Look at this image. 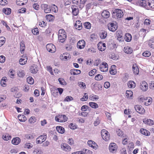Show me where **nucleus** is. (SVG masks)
I'll list each match as a JSON object with an SVG mask.
<instances>
[{
	"label": "nucleus",
	"instance_id": "f257e3e1",
	"mask_svg": "<svg viewBox=\"0 0 154 154\" xmlns=\"http://www.w3.org/2000/svg\"><path fill=\"white\" fill-rule=\"evenodd\" d=\"M124 15L122 11L120 9H116L113 12L112 14L113 17L119 19L122 17Z\"/></svg>",
	"mask_w": 154,
	"mask_h": 154
},
{
	"label": "nucleus",
	"instance_id": "f03ea898",
	"mask_svg": "<svg viewBox=\"0 0 154 154\" xmlns=\"http://www.w3.org/2000/svg\"><path fill=\"white\" fill-rule=\"evenodd\" d=\"M66 38V35L64 29H60L58 32V39L59 42L63 43L64 42Z\"/></svg>",
	"mask_w": 154,
	"mask_h": 154
},
{
	"label": "nucleus",
	"instance_id": "7ed1b4c3",
	"mask_svg": "<svg viewBox=\"0 0 154 154\" xmlns=\"http://www.w3.org/2000/svg\"><path fill=\"white\" fill-rule=\"evenodd\" d=\"M55 120L58 122H64L67 121L68 118L65 115L59 114L55 117Z\"/></svg>",
	"mask_w": 154,
	"mask_h": 154
},
{
	"label": "nucleus",
	"instance_id": "20e7f679",
	"mask_svg": "<svg viewBox=\"0 0 154 154\" xmlns=\"http://www.w3.org/2000/svg\"><path fill=\"white\" fill-rule=\"evenodd\" d=\"M47 137L46 134H43L38 137L36 139V143L37 144H40L44 142Z\"/></svg>",
	"mask_w": 154,
	"mask_h": 154
},
{
	"label": "nucleus",
	"instance_id": "39448f33",
	"mask_svg": "<svg viewBox=\"0 0 154 154\" xmlns=\"http://www.w3.org/2000/svg\"><path fill=\"white\" fill-rule=\"evenodd\" d=\"M77 6L75 5H73L72 6L71 8L72 10V14L73 15V19L74 21H75V22L74 24V26H77V20H76V18L74 17V16H76L77 15Z\"/></svg>",
	"mask_w": 154,
	"mask_h": 154
},
{
	"label": "nucleus",
	"instance_id": "423d86ee",
	"mask_svg": "<svg viewBox=\"0 0 154 154\" xmlns=\"http://www.w3.org/2000/svg\"><path fill=\"white\" fill-rule=\"evenodd\" d=\"M135 2L137 5L147 8L148 1L146 0H135Z\"/></svg>",
	"mask_w": 154,
	"mask_h": 154
},
{
	"label": "nucleus",
	"instance_id": "0eeeda50",
	"mask_svg": "<svg viewBox=\"0 0 154 154\" xmlns=\"http://www.w3.org/2000/svg\"><path fill=\"white\" fill-rule=\"evenodd\" d=\"M47 50L51 53H54L56 51V48L54 45L52 44H48L46 46Z\"/></svg>",
	"mask_w": 154,
	"mask_h": 154
},
{
	"label": "nucleus",
	"instance_id": "6e6552de",
	"mask_svg": "<svg viewBox=\"0 0 154 154\" xmlns=\"http://www.w3.org/2000/svg\"><path fill=\"white\" fill-rule=\"evenodd\" d=\"M101 134L103 140L108 141L109 138V134L108 132L104 130H103L101 131Z\"/></svg>",
	"mask_w": 154,
	"mask_h": 154
},
{
	"label": "nucleus",
	"instance_id": "1a4fd4ad",
	"mask_svg": "<svg viewBox=\"0 0 154 154\" xmlns=\"http://www.w3.org/2000/svg\"><path fill=\"white\" fill-rule=\"evenodd\" d=\"M71 58L70 54L68 53H65L61 54L60 56V59L62 60L66 61L69 60Z\"/></svg>",
	"mask_w": 154,
	"mask_h": 154
},
{
	"label": "nucleus",
	"instance_id": "9d476101",
	"mask_svg": "<svg viewBox=\"0 0 154 154\" xmlns=\"http://www.w3.org/2000/svg\"><path fill=\"white\" fill-rule=\"evenodd\" d=\"M108 28L110 31L114 32L117 29L118 26L116 23H111L108 25Z\"/></svg>",
	"mask_w": 154,
	"mask_h": 154
},
{
	"label": "nucleus",
	"instance_id": "9b49d317",
	"mask_svg": "<svg viewBox=\"0 0 154 154\" xmlns=\"http://www.w3.org/2000/svg\"><path fill=\"white\" fill-rule=\"evenodd\" d=\"M108 64L105 62H103L99 66V69L101 72H106L108 70Z\"/></svg>",
	"mask_w": 154,
	"mask_h": 154
},
{
	"label": "nucleus",
	"instance_id": "f8f14e48",
	"mask_svg": "<svg viewBox=\"0 0 154 154\" xmlns=\"http://www.w3.org/2000/svg\"><path fill=\"white\" fill-rule=\"evenodd\" d=\"M117 146L114 143H111L109 146V150L112 153L115 152L117 150Z\"/></svg>",
	"mask_w": 154,
	"mask_h": 154
},
{
	"label": "nucleus",
	"instance_id": "ddd939ff",
	"mask_svg": "<svg viewBox=\"0 0 154 154\" xmlns=\"http://www.w3.org/2000/svg\"><path fill=\"white\" fill-rule=\"evenodd\" d=\"M134 108L136 111L139 114H143L145 112V110L142 106L136 105Z\"/></svg>",
	"mask_w": 154,
	"mask_h": 154
},
{
	"label": "nucleus",
	"instance_id": "4468645a",
	"mask_svg": "<svg viewBox=\"0 0 154 154\" xmlns=\"http://www.w3.org/2000/svg\"><path fill=\"white\" fill-rule=\"evenodd\" d=\"M87 143L88 145L89 146L95 149H97L98 147L97 144L92 140H88Z\"/></svg>",
	"mask_w": 154,
	"mask_h": 154
},
{
	"label": "nucleus",
	"instance_id": "2eb2a0df",
	"mask_svg": "<svg viewBox=\"0 0 154 154\" xmlns=\"http://www.w3.org/2000/svg\"><path fill=\"white\" fill-rule=\"evenodd\" d=\"M148 88V85L146 82L143 81L141 83L140 88L142 91H147Z\"/></svg>",
	"mask_w": 154,
	"mask_h": 154
},
{
	"label": "nucleus",
	"instance_id": "dca6fc26",
	"mask_svg": "<svg viewBox=\"0 0 154 154\" xmlns=\"http://www.w3.org/2000/svg\"><path fill=\"white\" fill-rule=\"evenodd\" d=\"M27 60V57L26 55H23L22 57L19 60L20 64L21 65H24L26 64Z\"/></svg>",
	"mask_w": 154,
	"mask_h": 154
},
{
	"label": "nucleus",
	"instance_id": "f3484780",
	"mask_svg": "<svg viewBox=\"0 0 154 154\" xmlns=\"http://www.w3.org/2000/svg\"><path fill=\"white\" fill-rule=\"evenodd\" d=\"M61 149L66 151H69L71 150V147L66 143H63L61 145Z\"/></svg>",
	"mask_w": 154,
	"mask_h": 154
},
{
	"label": "nucleus",
	"instance_id": "a211bd4d",
	"mask_svg": "<svg viewBox=\"0 0 154 154\" xmlns=\"http://www.w3.org/2000/svg\"><path fill=\"white\" fill-rule=\"evenodd\" d=\"M30 71L32 73L35 74L38 71V66L35 64H33L30 68Z\"/></svg>",
	"mask_w": 154,
	"mask_h": 154
},
{
	"label": "nucleus",
	"instance_id": "6ab92c4d",
	"mask_svg": "<svg viewBox=\"0 0 154 154\" xmlns=\"http://www.w3.org/2000/svg\"><path fill=\"white\" fill-rule=\"evenodd\" d=\"M85 42L84 40H79L78 42V48L81 49H83L85 46Z\"/></svg>",
	"mask_w": 154,
	"mask_h": 154
},
{
	"label": "nucleus",
	"instance_id": "aec40b11",
	"mask_svg": "<svg viewBox=\"0 0 154 154\" xmlns=\"http://www.w3.org/2000/svg\"><path fill=\"white\" fill-rule=\"evenodd\" d=\"M41 7L44 9L45 13H48L51 12V9L47 5L45 4H42L41 5Z\"/></svg>",
	"mask_w": 154,
	"mask_h": 154
},
{
	"label": "nucleus",
	"instance_id": "412c9836",
	"mask_svg": "<svg viewBox=\"0 0 154 154\" xmlns=\"http://www.w3.org/2000/svg\"><path fill=\"white\" fill-rule=\"evenodd\" d=\"M97 48L100 51H104L106 48V44L105 43L99 42L98 44Z\"/></svg>",
	"mask_w": 154,
	"mask_h": 154
},
{
	"label": "nucleus",
	"instance_id": "4be33fe9",
	"mask_svg": "<svg viewBox=\"0 0 154 154\" xmlns=\"http://www.w3.org/2000/svg\"><path fill=\"white\" fill-rule=\"evenodd\" d=\"M20 142L21 140L19 137H14L11 140L12 143L15 145H18L20 143Z\"/></svg>",
	"mask_w": 154,
	"mask_h": 154
},
{
	"label": "nucleus",
	"instance_id": "5701e85b",
	"mask_svg": "<svg viewBox=\"0 0 154 154\" xmlns=\"http://www.w3.org/2000/svg\"><path fill=\"white\" fill-rule=\"evenodd\" d=\"M11 136L8 133L4 134L2 136L3 139L6 141L10 140L11 139Z\"/></svg>",
	"mask_w": 154,
	"mask_h": 154
},
{
	"label": "nucleus",
	"instance_id": "b1692460",
	"mask_svg": "<svg viewBox=\"0 0 154 154\" xmlns=\"http://www.w3.org/2000/svg\"><path fill=\"white\" fill-rule=\"evenodd\" d=\"M8 75L11 78L13 79L14 78L15 72V71L13 69H10L8 73Z\"/></svg>",
	"mask_w": 154,
	"mask_h": 154
},
{
	"label": "nucleus",
	"instance_id": "393cba45",
	"mask_svg": "<svg viewBox=\"0 0 154 154\" xmlns=\"http://www.w3.org/2000/svg\"><path fill=\"white\" fill-rule=\"evenodd\" d=\"M101 15L102 17L103 18H107L109 17L110 14L108 11L106 10H105L102 12Z\"/></svg>",
	"mask_w": 154,
	"mask_h": 154
},
{
	"label": "nucleus",
	"instance_id": "a878e982",
	"mask_svg": "<svg viewBox=\"0 0 154 154\" xmlns=\"http://www.w3.org/2000/svg\"><path fill=\"white\" fill-rule=\"evenodd\" d=\"M25 73L24 70L20 69L17 72V76L20 78H23L25 75Z\"/></svg>",
	"mask_w": 154,
	"mask_h": 154
},
{
	"label": "nucleus",
	"instance_id": "bb28decb",
	"mask_svg": "<svg viewBox=\"0 0 154 154\" xmlns=\"http://www.w3.org/2000/svg\"><path fill=\"white\" fill-rule=\"evenodd\" d=\"M56 129L57 131L60 134H63L65 133V130L64 128L61 126H57Z\"/></svg>",
	"mask_w": 154,
	"mask_h": 154
},
{
	"label": "nucleus",
	"instance_id": "cd10ccee",
	"mask_svg": "<svg viewBox=\"0 0 154 154\" xmlns=\"http://www.w3.org/2000/svg\"><path fill=\"white\" fill-rule=\"evenodd\" d=\"M143 122L146 124L151 125H154V121L150 119H145Z\"/></svg>",
	"mask_w": 154,
	"mask_h": 154
},
{
	"label": "nucleus",
	"instance_id": "c85d7f7f",
	"mask_svg": "<svg viewBox=\"0 0 154 154\" xmlns=\"http://www.w3.org/2000/svg\"><path fill=\"white\" fill-rule=\"evenodd\" d=\"M133 73L135 75H137L139 73V69L136 64L133 65L132 66Z\"/></svg>",
	"mask_w": 154,
	"mask_h": 154
},
{
	"label": "nucleus",
	"instance_id": "c756f323",
	"mask_svg": "<svg viewBox=\"0 0 154 154\" xmlns=\"http://www.w3.org/2000/svg\"><path fill=\"white\" fill-rule=\"evenodd\" d=\"M116 66L115 65H112L111 66V68H110V73L111 74L114 75L116 74Z\"/></svg>",
	"mask_w": 154,
	"mask_h": 154
},
{
	"label": "nucleus",
	"instance_id": "7c9ffc66",
	"mask_svg": "<svg viewBox=\"0 0 154 154\" xmlns=\"http://www.w3.org/2000/svg\"><path fill=\"white\" fill-rule=\"evenodd\" d=\"M28 0H17L16 3L19 5H22L26 4Z\"/></svg>",
	"mask_w": 154,
	"mask_h": 154
},
{
	"label": "nucleus",
	"instance_id": "2f4dec72",
	"mask_svg": "<svg viewBox=\"0 0 154 154\" xmlns=\"http://www.w3.org/2000/svg\"><path fill=\"white\" fill-rule=\"evenodd\" d=\"M124 51L127 54H131L133 51V50L128 46L125 47L124 50Z\"/></svg>",
	"mask_w": 154,
	"mask_h": 154
},
{
	"label": "nucleus",
	"instance_id": "473e14b6",
	"mask_svg": "<svg viewBox=\"0 0 154 154\" xmlns=\"http://www.w3.org/2000/svg\"><path fill=\"white\" fill-rule=\"evenodd\" d=\"M125 39L127 42H130L132 39L131 35L128 33H126L125 35Z\"/></svg>",
	"mask_w": 154,
	"mask_h": 154
},
{
	"label": "nucleus",
	"instance_id": "72a5a7b5",
	"mask_svg": "<svg viewBox=\"0 0 154 154\" xmlns=\"http://www.w3.org/2000/svg\"><path fill=\"white\" fill-rule=\"evenodd\" d=\"M18 118L19 121L21 122H24L26 120V118L24 115H20L18 116Z\"/></svg>",
	"mask_w": 154,
	"mask_h": 154
},
{
	"label": "nucleus",
	"instance_id": "f704fd0d",
	"mask_svg": "<svg viewBox=\"0 0 154 154\" xmlns=\"http://www.w3.org/2000/svg\"><path fill=\"white\" fill-rule=\"evenodd\" d=\"M99 36L101 38L104 39L106 37L107 32L105 31H101L100 32Z\"/></svg>",
	"mask_w": 154,
	"mask_h": 154
},
{
	"label": "nucleus",
	"instance_id": "c9c22d12",
	"mask_svg": "<svg viewBox=\"0 0 154 154\" xmlns=\"http://www.w3.org/2000/svg\"><path fill=\"white\" fill-rule=\"evenodd\" d=\"M35 136L34 134H26L25 135V138L28 140H32L35 137Z\"/></svg>",
	"mask_w": 154,
	"mask_h": 154
},
{
	"label": "nucleus",
	"instance_id": "e433bc0d",
	"mask_svg": "<svg viewBox=\"0 0 154 154\" xmlns=\"http://www.w3.org/2000/svg\"><path fill=\"white\" fill-rule=\"evenodd\" d=\"M25 45L24 42L22 41L20 43V51L21 54L24 53L25 50Z\"/></svg>",
	"mask_w": 154,
	"mask_h": 154
},
{
	"label": "nucleus",
	"instance_id": "4c0bfd02",
	"mask_svg": "<svg viewBox=\"0 0 154 154\" xmlns=\"http://www.w3.org/2000/svg\"><path fill=\"white\" fill-rule=\"evenodd\" d=\"M133 95L132 91L129 90H127L126 92V96L127 98L130 99Z\"/></svg>",
	"mask_w": 154,
	"mask_h": 154
},
{
	"label": "nucleus",
	"instance_id": "58836bf2",
	"mask_svg": "<svg viewBox=\"0 0 154 154\" xmlns=\"http://www.w3.org/2000/svg\"><path fill=\"white\" fill-rule=\"evenodd\" d=\"M148 45L151 48H154V38H152L148 41Z\"/></svg>",
	"mask_w": 154,
	"mask_h": 154
},
{
	"label": "nucleus",
	"instance_id": "ea45409f",
	"mask_svg": "<svg viewBox=\"0 0 154 154\" xmlns=\"http://www.w3.org/2000/svg\"><path fill=\"white\" fill-rule=\"evenodd\" d=\"M128 85L129 88H134L136 86V85L133 81H130L128 83Z\"/></svg>",
	"mask_w": 154,
	"mask_h": 154
},
{
	"label": "nucleus",
	"instance_id": "a19ab883",
	"mask_svg": "<svg viewBox=\"0 0 154 154\" xmlns=\"http://www.w3.org/2000/svg\"><path fill=\"white\" fill-rule=\"evenodd\" d=\"M140 132L141 133L145 136H148L149 135V132L144 129L141 128L140 130Z\"/></svg>",
	"mask_w": 154,
	"mask_h": 154
},
{
	"label": "nucleus",
	"instance_id": "79ce46f5",
	"mask_svg": "<svg viewBox=\"0 0 154 154\" xmlns=\"http://www.w3.org/2000/svg\"><path fill=\"white\" fill-rule=\"evenodd\" d=\"M89 105L92 108L96 109L98 107V105L95 102H90L89 103Z\"/></svg>",
	"mask_w": 154,
	"mask_h": 154
},
{
	"label": "nucleus",
	"instance_id": "37998d69",
	"mask_svg": "<svg viewBox=\"0 0 154 154\" xmlns=\"http://www.w3.org/2000/svg\"><path fill=\"white\" fill-rule=\"evenodd\" d=\"M148 6L152 9H154V0H149L148 1Z\"/></svg>",
	"mask_w": 154,
	"mask_h": 154
},
{
	"label": "nucleus",
	"instance_id": "c03bdc74",
	"mask_svg": "<svg viewBox=\"0 0 154 154\" xmlns=\"http://www.w3.org/2000/svg\"><path fill=\"white\" fill-rule=\"evenodd\" d=\"M3 12L6 14L9 15L11 13V9L10 8H3Z\"/></svg>",
	"mask_w": 154,
	"mask_h": 154
},
{
	"label": "nucleus",
	"instance_id": "a18cd8bd",
	"mask_svg": "<svg viewBox=\"0 0 154 154\" xmlns=\"http://www.w3.org/2000/svg\"><path fill=\"white\" fill-rule=\"evenodd\" d=\"M38 23L39 26L42 27H45L47 25V22L44 20L39 21Z\"/></svg>",
	"mask_w": 154,
	"mask_h": 154
},
{
	"label": "nucleus",
	"instance_id": "49530a36",
	"mask_svg": "<svg viewBox=\"0 0 154 154\" xmlns=\"http://www.w3.org/2000/svg\"><path fill=\"white\" fill-rule=\"evenodd\" d=\"M150 29L151 28H149L148 29H142L140 30V32L143 33V36L144 37L146 35V34L149 31Z\"/></svg>",
	"mask_w": 154,
	"mask_h": 154
},
{
	"label": "nucleus",
	"instance_id": "de8ad7c7",
	"mask_svg": "<svg viewBox=\"0 0 154 154\" xmlns=\"http://www.w3.org/2000/svg\"><path fill=\"white\" fill-rule=\"evenodd\" d=\"M51 93L54 96L56 97L58 94L57 89L54 88H52Z\"/></svg>",
	"mask_w": 154,
	"mask_h": 154
},
{
	"label": "nucleus",
	"instance_id": "09e8293b",
	"mask_svg": "<svg viewBox=\"0 0 154 154\" xmlns=\"http://www.w3.org/2000/svg\"><path fill=\"white\" fill-rule=\"evenodd\" d=\"M6 77H3L2 78V80L1 81V85L3 87H5L6 86Z\"/></svg>",
	"mask_w": 154,
	"mask_h": 154
},
{
	"label": "nucleus",
	"instance_id": "8fccbe9b",
	"mask_svg": "<svg viewBox=\"0 0 154 154\" xmlns=\"http://www.w3.org/2000/svg\"><path fill=\"white\" fill-rule=\"evenodd\" d=\"M27 82L29 84L32 85L34 83V80L31 76H29L27 78Z\"/></svg>",
	"mask_w": 154,
	"mask_h": 154
},
{
	"label": "nucleus",
	"instance_id": "3c124183",
	"mask_svg": "<svg viewBox=\"0 0 154 154\" xmlns=\"http://www.w3.org/2000/svg\"><path fill=\"white\" fill-rule=\"evenodd\" d=\"M5 38L3 36L0 37V47L2 46L5 42Z\"/></svg>",
	"mask_w": 154,
	"mask_h": 154
},
{
	"label": "nucleus",
	"instance_id": "603ef678",
	"mask_svg": "<svg viewBox=\"0 0 154 154\" xmlns=\"http://www.w3.org/2000/svg\"><path fill=\"white\" fill-rule=\"evenodd\" d=\"M78 84L79 86L82 89H85L86 88V85L85 83L82 82H79Z\"/></svg>",
	"mask_w": 154,
	"mask_h": 154
},
{
	"label": "nucleus",
	"instance_id": "864d4df0",
	"mask_svg": "<svg viewBox=\"0 0 154 154\" xmlns=\"http://www.w3.org/2000/svg\"><path fill=\"white\" fill-rule=\"evenodd\" d=\"M36 119L35 116L31 117L29 119L28 121L30 123H34L36 121Z\"/></svg>",
	"mask_w": 154,
	"mask_h": 154
},
{
	"label": "nucleus",
	"instance_id": "5fc2aeb1",
	"mask_svg": "<svg viewBox=\"0 0 154 154\" xmlns=\"http://www.w3.org/2000/svg\"><path fill=\"white\" fill-rule=\"evenodd\" d=\"M47 19L49 21H52L54 18V16L51 14H48L46 15Z\"/></svg>",
	"mask_w": 154,
	"mask_h": 154
},
{
	"label": "nucleus",
	"instance_id": "6e6d98bb",
	"mask_svg": "<svg viewBox=\"0 0 154 154\" xmlns=\"http://www.w3.org/2000/svg\"><path fill=\"white\" fill-rule=\"evenodd\" d=\"M89 99L91 100L94 101V100H96L99 99V97L96 95H91L89 96Z\"/></svg>",
	"mask_w": 154,
	"mask_h": 154
},
{
	"label": "nucleus",
	"instance_id": "4d7b16f0",
	"mask_svg": "<svg viewBox=\"0 0 154 154\" xmlns=\"http://www.w3.org/2000/svg\"><path fill=\"white\" fill-rule=\"evenodd\" d=\"M84 26L85 28L89 29L91 27V24L89 22H87L84 23Z\"/></svg>",
	"mask_w": 154,
	"mask_h": 154
},
{
	"label": "nucleus",
	"instance_id": "13d9d810",
	"mask_svg": "<svg viewBox=\"0 0 154 154\" xmlns=\"http://www.w3.org/2000/svg\"><path fill=\"white\" fill-rule=\"evenodd\" d=\"M88 98V95L86 93H85L83 97L80 98V100L82 101H86Z\"/></svg>",
	"mask_w": 154,
	"mask_h": 154
},
{
	"label": "nucleus",
	"instance_id": "bf43d9fd",
	"mask_svg": "<svg viewBox=\"0 0 154 154\" xmlns=\"http://www.w3.org/2000/svg\"><path fill=\"white\" fill-rule=\"evenodd\" d=\"M32 32L33 34L37 35L39 34V30L37 28H35L32 30Z\"/></svg>",
	"mask_w": 154,
	"mask_h": 154
},
{
	"label": "nucleus",
	"instance_id": "052dcab7",
	"mask_svg": "<svg viewBox=\"0 0 154 154\" xmlns=\"http://www.w3.org/2000/svg\"><path fill=\"white\" fill-rule=\"evenodd\" d=\"M70 73L71 75H77V69H72L70 70Z\"/></svg>",
	"mask_w": 154,
	"mask_h": 154
},
{
	"label": "nucleus",
	"instance_id": "680f3d73",
	"mask_svg": "<svg viewBox=\"0 0 154 154\" xmlns=\"http://www.w3.org/2000/svg\"><path fill=\"white\" fill-rule=\"evenodd\" d=\"M103 78V76L100 74L97 75L95 77V79L97 80H100Z\"/></svg>",
	"mask_w": 154,
	"mask_h": 154
},
{
	"label": "nucleus",
	"instance_id": "e2e57ef3",
	"mask_svg": "<svg viewBox=\"0 0 154 154\" xmlns=\"http://www.w3.org/2000/svg\"><path fill=\"white\" fill-rule=\"evenodd\" d=\"M54 12H56L58 11V8L57 7L54 5H53L51 6V10Z\"/></svg>",
	"mask_w": 154,
	"mask_h": 154
},
{
	"label": "nucleus",
	"instance_id": "0e129e2a",
	"mask_svg": "<svg viewBox=\"0 0 154 154\" xmlns=\"http://www.w3.org/2000/svg\"><path fill=\"white\" fill-rule=\"evenodd\" d=\"M58 81L62 85H66V82L64 79L62 78H59L58 79Z\"/></svg>",
	"mask_w": 154,
	"mask_h": 154
},
{
	"label": "nucleus",
	"instance_id": "69168bd1",
	"mask_svg": "<svg viewBox=\"0 0 154 154\" xmlns=\"http://www.w3.org/2000/svg\"><path fill=\"white\" fill-rule=\"evenodd\" d=\"M2 23L3 24V25L5 26V27L7 28V29L10 30V28L9 26L7 24V23L6 21L4 20H2L1 21Z\"/></svg>",
	"mask_w": 154,
	"mask_h": 154
},
{
	"label": "nucleus",
	"instance_id": "338daca9",
	"mask_svg": "<svg viewBox=\"0 0 154 154\" xmlns=\"http://www.w3.org/2000/svg\"><path fill=\"white\" fill-rule=\"evenodd\" d=\"M151 52L148 51H145L143 53V55L146 57H148L151 55Z\"/></svg>",
	"mask_w": 154,
	"mask_h": 154
},
{
	"label": "nucleus",
	"instance_id": "774afa93",
	"mask_svg": "<svg viewBox=\"0 0 154 154\" xmlns=\"http://www.w3.org/2000/svg\"><path fill=\"white\" fill-rule=\"evenodd\" d=\"M96 70L95 69H94L91 70L89 72V75L91 76H93L94 74H95L96 72Z\"/></svg>",
	"mask_w": 154,
	"mask_h": 154
}]
</instances>
